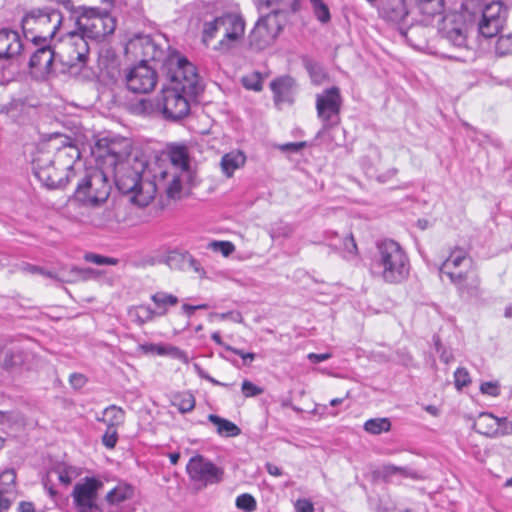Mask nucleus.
I'll use <instances>...</instances> for the list:
<instances>
[{
  "label": "nucleus",
  "mask_w": 512,
  "mask_h": 512,
  "mask_svg": "<svg viewBox=\"0 0 512 512\" xmlns=\"http://www.w3.org/2000/svg\"><path fill=\"white\" fill-rule=\"evenodd\" d=\"M146 59L159 64L162 75L170 83L187 95H198L203 91L202 81L196 67L176 51H171L166 39L161 36H139L131 42Z\"/></svg>",
  "instance_id": "1"
},
{
  "label": "nucleus",
  "mask_w": 512,
  "mask_h": 512,
  "mask_svg": "<svg viewBox=\"0 0 512 512\" xmlns=\"http://www.w3.org/2000/svg\"><path fill=\"white\" fill-rule=\"evenodd\" d=\"M132 141L125 137H103L96 143V155L114 174L115 183L123 194L131 198L142 190V174L147 161L138 153H132Z\"/></svg>",
  "instance_id": "2"
},
{
  "label": "nucleus",
  "mask_w": 512,
  "mask_h": 512,
  "mask_svg": "<svg viewBox=\"0 0 512 512\" xmlns=\"http://www.w3.org/2000/svg\"><path fill=\"white\" fill-rule=\"evenodd\" d=\"M79 148L68 137L55 136L40 143L32 159L34 175L47 188L65 187L74 175Z\"/></svg>",
  "instance_id": "3"
},
{
  "label": "nucleus",
  "mask_w": 512,
  "mask_h": 512,
  "mask_svg": "<svg viewBox=\"0 0 512 512\" xmlns=\"http://www.w3.org/2000/svg\"><path fill=\"white\" fill-rule=\"evenodd\" d=\"M170 162L154 175L153 181H144L142 190L131 198L139 206L148 205L157 191L163 192L170 199H180L184 187L193 179L188 153L185 147L175 146L169 152Z\"/></svg>",
  "instance_id": "4"
},
{
  "label": "nucleus",
  "mask_w": 512,
  "mask_h": 512,
  "mask_svg": "<svg viewBox=\"0 0 512 512\" xmlns=\"http://www.w3.org/2000/svg\"><path fill=\"white\" fill-rule=\"evenodd\" d=\"M372 271L387 284H400L409 276V257L398 242L392 239L380 240L376 243Z\"/></svg>",
  "instance_id": "5"
},
{
  "label": "nucleus",
  "mask_w": 512,
  "mask_h": 512,
  "mask_svg": "<svg viewBox=\"0 0 512 512\" xmlns=\"http://www.w3.org/2000/svg\"><path fill=\"white\" fill-rule=\"evenodd\" d=\"M245 33V21L240 14L227 12L220 16L206 19L202 25V42L208 46L218 39L214 49L228 52L242 40Z\"/></svg>",
  "instance_id": "6"
},
{
  "label": "nucleus",
  "mask_w": 512,
  "mask_h": 512,
  "mask_svg": "<svg viewBox=\"0 0 512 512\" xmlns=\"http://www.w3.org/2000/svg\"><path fill=\"white\" fill-rule=\"evenodd\" d=\"M472 260L468 253L461 247H454L449 256L441 264L439 271L446 275L463 298L477 297L480 295V278L470 271Z\"/></svg>",
  "instance_id": "7"
},
{
  "label": "nucleus",
  "mask_w": 512,
  "mask_h": 512,
  "mask_svg": "<svg viewBox=\"0 0 512 512\" xmlns=\"http://www.w3.org/2000/svg\"><path fill=\"white\" fill-rule=\"evenodd\" d=\"M463 8L468 12L470 22L477 23L479 33L485 38L496 36L504 26L507 10L500 1L466 0Z\"/></svg>",
  "instance_id": "8"
},
{
  "label": "nucleus",
  "mask_w": 512,
  "mask_h": 512,
  "mask_svg": "<svg viewBox=\"0 0 512 512\" xmlns=\"http://www.w3.org/2000/svg\"><path fill=\"white\" fill-rule=\"evenodd\" d=\"M76 30L86 40L101 41L116 29L115 18L106 10L80 6L76 11Z\"/></svg>",
  "instance_id": "9"
},
{
  "label": "nucleus",
  "mask_w": 512,
  "mask_h": 512,
  "mask_svg": "<svg viewBox=\"0 0 512 512\" xmlns=\"http://www.w3.org/2000/svg\"><path fill=\"white\" fill-rule=\"evenodd\" d=\"M61 20L62 17L58 11L33 10L22 19V29L26 39L35 45L49 43L56 34Z\"/></svg>",
  "instance_id": "10"
},
{
  "label": "nucleus",
  "mask_w": 512,
  "mask_h": 512,
  "mask_svg": "<svg viewBox=\"0 0 512 512\" xmlns=\"http://www.w3.org/2000/svg\"><path fill=\"white\" fill-rule=\"evenodd\" d=\"M110 184L102 170H94L78 184L75 195L84 204L97 206L110 195Z\"/></svg>",
  "instance_id": "11"
},
{
  "label": "nucleus",
  "mask_w": 512,
  "mask_h": 512,
  "mask_svg": "<svg viewBox=\"0 0 512 512\" xmlns=\"http://www.w3.org/2000/svg\"><path fill=\"white\" fill-rule=\"evenodd\" d=\"M153 62L151 59H146L143 56L141 62L130 68L125 73V83L129 91L136 94H147L152 92L158 82L157 68L159 64L150 66L148 62Z\"/></svg>",
  "instance_id": "12"
},
{
  "label": "nucleus",
  "mask_w": 512,
  "mask_h": 512,
  "mask_svg": "<svg viewBox=\"0 0 512 512\" xmlns=\"http://www.w3.org/2000/svg\"><path fill=\"white\" fill-rule=\"evenodd\" d=\"M195 96L187 95L178 88L166 87L162 90L158 107L161 109L165 119L178 121L189 114V99Z\"/></svg>",
  "instance_id": "13"
},
{
  "label": "nucleus",
  "mask_w": 512,
  "mask_h": 512,
  "mask_svg": "<svg viewBox=\"0 0 512 512\" xmlns=\"http://www.w3.org/2000/svg\"><path fill=\"white\" fill-rule=\"evenodd\" d=\"M342 97L337 87L325 89L316 95L317 116L323 123V129H328L340 123Z\"/></svg>",
  "instance_id": "14"
},
{
  "label": "nucleus",
  "mask_w": 512,
  "mask_h": 512,
  "mask_svg": "<svg viewBox=\"0 0 512 512\" xmlns=\"http://www.w3.org/2000/svg\"><path fill=\"white\" fill-rule=\"evenodd\" d=\"M468 12L462 10L446 15L440 28L442 37L455 47H466L468 26L471 24Z\"/></svg>",
  "instance_id": "15"
},
{
  "label": "nucleus",
  "mask_w": 512,
  "mask_h": 512,
  "mask_svg": "<svg viewBox=\"0 0 512 512\" xmlns=\"http://www.w3.org/2000/svg\"><path fill=\"white\" fill-rule=\"evenodd\" d=\"M187 472L200 486L215 484L222 480L223 470L202 455L192 457L187 464Z\"/></svg>",
  "instance_id": "16"
},
{
  "label": "nucleus",
  "mask_w": 512,
  "mask_h": 512,
  "mask_svg": "<svg viewBox=\"0 0 512 512\" xmlns=\"http://www.w3.org/2000/svg\"><path fill=\"white\" fill-rule=\"evenodd\" d=\"M281 30L276 14H269L262 17L255 24L253 30L249 35L250 45L257 49L262 50L273 43Z\"/></svg>",
  "instance_id": "17"
},
{
  "label": "nucleus",
  "mask_w": 512,
  "mask_h": 512,
  "mask_svg": "<svg viewBox=\"0 0 512 512\" xmlns=\"http://www.w3.org/2000/svg\"><path fill=\"white\" fill-rule=\"evenodd\" d=\"M102 486V482L95 478H86L74 486L72 497L77 512H93L98 509L96 499Z\"/></svg>",
  "instance_id": "18"
},
{
  "label": "nucleus",
  "mask_w": 512,
  "mask_h": 512,
  "mask_svg": "<svg viewBox=\"0 0 512 512\" xmlns=\"http://www.w3.org/2000/svg\"><path fill=\"white\" fill-rule=\"evenodd\" d=\"M62 45L66 49V55L59 53L60 61L69 66L85 64L89 54V45L87 40L77 31L69 32L62 40Z\"/></svg>",
  "instance_id": "19"
},
{
  "label": "nucleus",
  "mask_w": 512,
  "mask_h": 512,
  "mask_svg": "<svg viewBox=\"0 0 512 512\" xmlns=\"http://www.w3.org/2000/svg\"><path fill=\"white\" fill-rule=\"evenodd\" d=\"M29 61L30 73L35 79H45L52 72L53 62L59 53L49 43L37 45Z\"/></svg>",
  "instance_id": "20"
},
{
  "label": "nucleus",
  "mask_w": 512,
  "mask_h": 512,
  "mask_svg": "<svg viewBox=\"0 0 512 512\" xmlns=\"http://www.w3.org/2000/svg\"><path fill=\"white\" fill-rule=\"evenodd\" d=\"M22 49L19 34L15 31L0 30V61L9 60L18 55Z\"/></svg>",
  "instance_id": "21"
},
{
  "label": "nucleus",
  "mask_w": 512,
  "mask_h": 512,
  "mask_svg": "<svg viewBox=\"0 0 512 512\" xmlns=\"http://www.w3.org/2000/svg\"><path fill=\"white\" fill-rule=\"evenodd\" d=\"M409 13L405 0H385L382 6L383 17L391 22L402 23Z\"/></svg>",
  "instance_id": "22"
},
{
  "label": "nucleus",
  "mask_w": 512,
  "mask_h": 512,
  "mask_svg": "<svg viewBox=\"0 0 512 512\" xmlns=\"http://www.w3.org/2000/svg\"><path fill=\"white\" fill-rule=\"evenodd\" d=\"M30 354L22 349H8L5 351L1 367L12 372L26 365Z\"/></svg>",
  "instance_id": "23"
},
{
  "label": "nucleus",
  "mask_w": 512,
  "mask_h": 512,
  "mask_svg": "<svg viewBox=\"0 0 512 512\" xmlns=\"http://www.w3.org/2000/svg\"><path fill=\"white\" fill-rule=\"evenodd\" d=\"M294 84L293 78L289 76L281 77L271 82L270 87L274 93L276 104L291 101V93Z\"/></svg>",
  "instance_id": "24"
},
{
  "label": "nucleus",
  "mask_w": 512,
  "mask_h": 512,
  "mask_svg": "<svg viewBox=\"0 0 512 512\" xmlns=\"http://www.w3.org/2000/svg\"><path fill=\"white\" fill-rule=\"evenodd\" d=\"M498 417L491 413H481L474 423V427L480 434L488 437H499Z\"/></svg>",
  "instance_id": "25"
},
{
  "label": "nucleus",
  "mask_w": 512,
  "mask_h": 512,
  "mask_svg": "<svg viewBox=\"0 0 512 512\" xmlns=\"http://www.w3.org/2000/svg\"><path fill=\"white\" fill-rule=\"evenodd\" d=\"M245 155L240 151H232L225 154L220 161V167L224 175L231 177L235 170L244 166Z\"/></svg>",
  "instance_id": "26"
},
{
  "label": "nucleus",
  "mask_w": 512,
  "mask_h": 512,
  "mask_svg": "<svg viewBox=\"0 0 512 512\" xmlns=\"http://www.w3.org/2000/svg\"><path fill=\"white\" fill-rule=\"evenodd\" d=\"M208 420L216 427L217 433L222 437H236L241 433L236 424L218 415L210 414Z\"/></svg>",
  "instance_id": "27"
},
{
  "label": "nucleus",
  "mask_w": 512,
  "mask_h": 512,
  "mask_svg": "<svg viewBox=\"0 0 512 512\" xmlns=\"http://www.w3.org/2000/svg\"><path fill=\"white\" fill-rule=\"evenodd\" d=\"M151 300L157 307L155 311L158 317L166 315L168 308L177 305L179 302L178 297L163 291H159L153 294L151 296Z\"/></svg>",
  "instance_id": "28"
},
{
  "label": "nucleus",
  "mask_w": 512,
  "mask_h": 512,
  "mask_svg": "<svg viewBox=\"0 0 512 512\" xmlns=\"http://www.w3.org/2000/svg\"><path fill=\"white\" fill-rule=\"evenodd\" d=\"M125 412L121 407L110 405L103 411V417L98 421L104 422L107 427L116 428L124 423Z\"/></svg>",
  "instance_id": "29"
},
{
  "label": "nucleus",
  "mask_w": 512,
  "mask_h": 512,
  "mask_svg": "<svg viewBox=\"0 0 512 512\" xmlns=\"http://www.w3.org/2000/svg\"><path fill=\"white\" fill-rule=\"evenodd\" d=\"M133 496V489L128 485H118L106 495V501L111 507H118Z\"/></svg>",
  "instance_id": "30"
},
{
  "label": "nucleus",
  "mask_w": 512,
  "mask_h": 512,
  "mask_svg": "<svg viewBox=\"0 0 512 512\" xmlns=\"http://www.w3.org/2000/svg\"><path fill=\"white\" fill-rule=\"evenodd\" d=\"M391 426L392 424L389 418H371L364 423L363 429L369 434L379 435L383 432H389Z\"/></svg>",
  "instance_id": "31"
},
{
  "label": "nucleus",
  "mask_w": 512,
  "mask_h": 512,
  "mask_svg": "<svg viewBox=\"0 0 512 512\" xmlns=\"http://www.w3.org/2000/svg\"><path fill=\"white\" fill-rule=\"evenodd\" d=\"M419 12L423 15L434 16L441 13L443 0H414Z\"/></svg>",
  "instance_id": "32"
},
{
  "label": "nucleus",
  "mask_w": 512,
  "mask_h": 512,
  "mask_svg": "<svg viewBox=\"0 0 512 512\" xmlns=\"http://www.w3.org/2000/svg\"><path fill=\"white\" fill-rule=\"evenodd\" d=\"M130 315L139 325H143L144 323L152 321L155 317H158L156 311L147 305L136 306L130 311Z\"/></svg>",
  "instance_id": "33"
},
{
  "label": "nucleus",
  "mask_w": 512,
  "mask_h": 512,
  "mask_svg": "<svg viewBox=\"0 0 512 512\" xmlns=\"http://www.w3.org/2000/svg\"><path fill=\"white\" fill-rule=\"evenodd\" d=\"M172 404L177 407L181 413H187L194 409L195 398L189 392L180 393L173 397Z\"/></svg>",
  "instance_id": "34"
},
{
  "label": "nucleus",
  "mask_w": 512,
  "mask_h": 512,
  "mask_svg": "<svg viewBox=\"0 0 512 512\" xmlns=\"http://www.w3.org/2000/svg\"><path fill=\"white\" fill-rule=\"evenodd\" d=\"M49 475H55L62 484L69 485L76 476V471L71 466L59 464L50 470Z\"/></svg>",
  "instance_id": "35"
},
{
  "label": "nucleus",
  "mask_w": 512,
  "mask_h": 512,
  "mask_svg": "<svg viewBox=\"0 0 512 512\" xmlns=\"http://www.w3.org/2000/svg\"><path fill=\"white\" fill-rule=\"evenodd\" d=\"M312 4L313 12L316 18L321 23H328L330 21V11L328 6L323 2V0H309Z\"/></svg>",
  "instance_id": "36"
},
{
  "label": "nucleus",
  "mask_w": 512,
  "mask_h": 512,
  "mask_svg": "<svg viewBox=\"0 0 512 512\" xmlns=\"http://www.w3.org/2000/svg\"><path fill=\"white\" fill-rule=\"evenodd\" d=\"M241 81L243 86L248 90H253L256 92L262 90V77L258 72H252L243 76Z\"/></svg>",
  "instance_id": "37"
},
{
  "label": "nucleus",
  "mask_w": 512,
  "mask_h": 512,
  "mask_svg": "<svg viewBox=\"0 0 512 512\" xmlns=\"http://www.w3.org/2000/svg\"><path fill=\"white\" fill-rule=\"evenodd\" d=\"M236 506L243 511L252 512L256 509L257 503L251 494L244 493L237 497Z\"/></svg>",
  "instance_id": "38"
},
{
  "label": "nucleus",
  "mask_w": 512,
  "mask_h": 512,
  "mask_svg": "<svg viewBox=\"0 0 512 512\" xmlns=\"http://www.w3.org/2000/svg\"><path fill=\"white\" fill-rule=\"evenodd\" d=\"M19 269H20V271H22L24 273H27V274H40L42 276H45V277H48V278H51V279H54V280H56V278H57V274L56 273H53V272L48 271V270H45L44 268H42L40 266L33 265V264H30V263H22L19 266Z\"/></svg>",
  "instance_id": "39"
},
{
  "label": "nucleus",
  "mask_w": 512,
  "mask_h": 512,
  "mask_svg": "<svg viewBox=\"0 0 512 512\" xmlns=\"http://www.w3.org/2000/svg\"><path fill=\"white\" fill-rule=\"evenodd\" d=\"M495 50L501 56L512 54V35L500 36L496 42Z\"/></svg>",
  "instance_id": "40"
},
{
  "label": "nucleus",
  "mask_w": 512,
  "mask_h": 512,
  "mask_svg": "<svg viewBox=\"0 0 512 512\" xmlns=\"http://www.w3.org/2000/svg\"><path fill=\"white\" fill-rule=\"evenodd\" d=\"M118 441V433L116 428L107 427V430L105 431L103 437H102V443L105 447L112 449L116 446Z\"/></svg>",
  "instance_id": "41"
},
{
  "label": "nucleus",
  "mask_w": 512,
  "mask_h": 512,
  "mask_svg": "<svg viewBox=\"0 0 512 512\" xmlns=\"http://www.w3.org/2000/svg\"><path fill=\"white\" fill-rule=\"evenodd\" d=\"M242 393L245 397H254L263 393V389L249 380H244L241 387Z\"/></svg>",
  "instance_id": "42"
},
{
  "label": "nucleus",
  "mask_w": 512,
  "mask_h": 512,
  "mask_svg": "<svg viewBox=\"0 0 512 512\" xmlns=\"http://www.w3.org/2000/svg\"><path fill=\"white\" fill-rule=\"evenodd\" d=\"M85 260L96 265H114L117 263L116 259L101 256L98 254L89 253L85 255Z\"/></svg>",
  "instance_id": "43"
},
{
  "label": "nucleus",
  "mask_w": 512,
  "mask_h": 512,
  "mask_svg": "<svg viewBox=\"0 0 512 512\" xmlns=\"http://www.w3.org/2000/svg\"><path fill=\"white\" fill-rule=\"evenodd\" d=\"M455 386L458 389L467 386L470 383L469 373L464 368H458L454 373Z\"/></svg>",
  "instance_id": "44"
},
{
  "label": "nucleus",
  "mask_w": 512,
  "mask_h": 512,
  "mask_svg": "<svg viewBox=\"0 0 512 512\" xmlns=\"http://www.w3.org/2000/svg\"><path fill=\"white\" fill-rule=\"evenodd\" d=\"M163 350L165 351V353H161L160 355H170V356H172L176 359L182 360L184 362L188 361V357H187L186 353L175 346H171V345L163 346Z\"/></svg>",
  "instance_id": "45"
},
{
  "label": "nucleus",
  "mask_w": 512,
  "mask_h": 512,
  "mask_svg": "<svg viewBox=\"0 0 512 512\" xmlns=\"http://www.w3.org/2000/svg\"><path fill=\"white\" fill-rule=\"evenodd\" d=\"M214 250L222 253L223 256H229L235 249L234 245L228 241H219L211 243Z\"/></svg>",
  "instance_id": "46"
},
{
  "label": "nucleus",
  "mask_w": 512,
  "mask_h": 512,
  "mask_svg": "<svg viewBox=\"0 0 512 512\" xmlns=\"http://www.w3.org/2000/svg\"><path fill=\"white\" fill-rule=\"evenodd\" d=\"M480 391L483 394L497 397L500 394L499 384L497 382H483Z\"/></svg>",
  "instance_id": "47"
},
{
  "label": "nucleus",
  "mask_w": 512,
  "mask_h": 512,
  "mask_svg": "<svg viewBox=\"0 0 512 512\" xmlns=\"http://www.w3.org/2000/svg\"><path fill=\"white\" fill-rule=\"evenodd\" d=\"M225 349L227 351H231L234 354L240 356L243 359L244 364H247V361L252 362L255 359V354L254 353L244 352L243 350L234 348V347H232L230 345H225Z\"/></svg>",
  "instance_id": "48"
},
{
  "label": "nucleus",
  "mask_w": 512,
  "mask_h": 512,
  "mask_svg": "<svg viewBox=\"0 0 512 512\" xmlns=\"http://www.w3.org/2000/svg\"><path fill=\"white\" fill-rule=\"evenodd\" d=\"M73 273L79 275L80 280H87L97 275V272L92 268H78L73 267Z\"/></svg>",
  "instance_id": "49"
},
{
  "label": "nucleus",
  "mask_w": 512,
  "mask_h": 512,
  "mask_svg": "<svg viewBox=\"0 0 512 512\" xmlns=\"http://www.w3.org/2000/svg\"><path fill=\"white\" fill-rule=\"evenodd\" d=\"M294 506L296 512H314L313 503L307 499H298Z\"/></svg>",
  "instance_id": "50"
},
{
  "label": "nucleus",
  "mask_w": 512,
  "mask_h": 512,
  "mask_svg": "<svg viewBox=\"0 0 512 512\" xmlns=\"http://www.w3.org/2000/svg\"><path fill=\"white\" fill-rule=\"evenodd\" d=\"M56 281L61 283H74L79 281V275L73 273L72 267L67 273H63L62 275L57 274Z\"/></svg>",
  "instance_id": "51"
},
{
  "label": "nucleus",
  "mask_w": 512,
  "mask_h": 512,
  "mask_svg": "<svg viewBox=\"0 0 512 512\" xmlns=\"http://www.w3.org/2000/svg\"><path fill=\"white\" fill-rule=\"evenodd\" d=\"M384 473H385L386 476L393 475L395 473H401L404 476H412V474L409 473L407 469L401 468V467H397V466H394V465L385 466L384 467Z\"/></svg>",
  "instance_id": "52"
},
{
  "label": "nucleus",
  "mask_w": 512,
  "mask_h": 512,
  "mask_svg": "<svg viewBox=\"0 0 512 512\" xmlns=\"http://www.w3.org/2000/svg\"><path fill=\"white\" fill-rule=\"evenodd\" d=\"M343 245H344V249L348 253L355 254L357 252V245H356L355 239L352 234H350L349 236H347L345 238Z\"/></svg>",
  "instance_id": "53"
},
{
  "label": "nucleus",
  "mask_w": 512,
  "mask_h": 512,
  "mask_svg": "<svg viewBox=\"0 0 512 512\" xmlns=\"http://www.w3.org/2000/svg\"><path fill=\"white\" fill-rule=\"evenodd\" d=\"M69 381L75 388H81L86 382V378L82 374L74 373L70 376Z\"/></svg>",
  "instance_id": "54"
},
{
  "label": "nucleus",
  "mask_w": 512,
  "mask_h": 512,
  "mask_svg": "<svg viewBox=\"0 0 512 512\" xmlns=\"http://www.w3.org/2000/svg\"><path fill=\"white\" fill-rule=\"evenodd\" d=\"M332 355L330 353H322V354H316V353H310L308 354L307 358L314 364L326 361L330 359Z\"/></svg>",
  "instance_id": "55"
},
{
  "label": "nucleus",
  "mask_w": 512,
  "mask_h": 512,
  "mask_svg": "<svg viewBox=\"0 0 512 512\" xmlns=\"http://www.w3.org/2000/svg\"><path fill=\"white\" fill-rule=\"evenodd\" d=\"M141 349L145 353H156L158 355H160L161 353H165V351L163 350V346L157 344H144L141 345Z\"/></svg>",
  "instance_id": "56"
},
{
  "label": "nucleus",
  "mask_w": 512,
  "mask_h": 512,
  "mask_svg": "<svg viewBox=\"0 0 512 512\" xmlns=\"http://www.w3.org/2000/svg\"><path fill=\"white\" fill-rule=\"evenodd\" d=\"M305 146V142L287 143L280 147L283 151L298 152Z\"/></svg>",
  "instance_id": "57"
},
{
  "label": "nucleus",
  "mask_w": 512,
  "mask_h": 512,
  "mask_svg": "<svg viewBox=\"0 0 512 512\" xmlns=\"http://www.w3.org/2000/svg\"><path fill=\"white\" fill-rule=\"evenodd\" d=\"M220 318L223 319V320L224 319H231V320H233L234 322H237V323H242L243 322V317H242L240 312L230 311V312L222 313V314H220Z\"/></svg>",
  "instance_id": "58"
},
{
  "label": "nucleus",
  "mask_w": 512,
  "mask_h": 512,
  "mask_svg": "<svg viewBox=\"0 0 512 512\" xmlns=\"http://www.w3.org/2000/svg\"><path fill=\"white\" fill-rule=\"evenodd\" d=\"M266 469H267V472L272 476H281L282 475V470L278 466H276L272 463H267Z\"/></svg>",
  "instance_id": "59"
},
{
  "label": "nucleus",
  "mask_w": 512,
  "mask_h": 512,
  "mask_svg": "<svg viewBox=\"0 0 512 512\" xmlns=\"http://www.w3.org/2000/svg\"><path fill=\"white\" fill-rule=\"evenodd\" d=\"M19 512H35L34 505L31 502H21L18 507Z\"/></svg>",
  "instance_id": "60"
},
{
  "label": "nucleus",
  "mask_w": 512,
  "mask_h": 512,
  "mask_svg": "<svg viewBox=\"0 0 512 512\" xmlns=\"http://www.w3.org/2000/svg\"><path fill=\"white\" fill-rule=\"evenodd\" d=\"M512 434V421H508L502 429L499 428V436Z\"/></svg>",
  "instance_id": "61"
},
{
  "label": "nucleus",
  "mask_w": 512,
  "mask_h": 512,
  "mask_svg": "<svg viewBox=\"0 0 512 512\" xmlns=\"http://www.w3.org/2000/svg\"><path fill=\"white\" fill-rule=\"evenodd\" d=\"M10 507V501L0 492V512H4Z\"/></svg>",
  "instance_id": "62"
},
{
  "label": "nucleus",
  "mask_w": 512,
  "mask_h": 512,
  "mask_svg": "<svg viewBox=\"0 0 512 512\" xmlns=\"http://www.w3.org/2000/svg\"><path fill=\"white\" fill-rule=\"evenodd\" d=\"M182 309L190 317L197 310V307L189 304H184L182 306Z\"/></svg>",
  "instance_id": "63"
},
{
  "label": "nucleus",
  "mask_w": 512,
  "mask_h": 512,
  "mask_svg": "<svg viewBox=\"0 0 512 512\" xmlns=\"http://www.w3.org/2000/svg\"><path fill=\"white\" fill-rule=\"evenodd\" d=\"M440 358L442 361H444L445 363H449L451 360H453V355L451 352H448L446 350H444L441 355H440Z\"/></svg>",
  "instance_id": "64"
}]
</instances>
